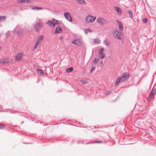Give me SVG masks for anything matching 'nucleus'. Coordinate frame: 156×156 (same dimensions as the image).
<instances>
[{"instance_id":"1","label":"nucleus","mask_w":156,"mask_h":156,"mask_svg":"<svg viewBox=\"0 0 156 156\" xmlns=\"http://www.w3.org/2000/svg\"><path fill=\"white\" fill-rule=\"evenodd\" d=\"M97 22L101 25H103L107 24L108 23V21L107 20L102 18L99 17L97 19Z\"/></svg>"},{"instance_id":"2","label":"nucleus","mask_w":156,"mask_h":156,"mask_svg":"<svg viewBox=\"0 0 156 156\" xmlns=\"http://www.w3.org/2000/svg\"><path fill=\"white\" fill-rule=\"evenodd\" d=\"M96 17L90 15H88L85 18V20L87 23H93L95 20Z\"/></svg>"},{"instance_id":"3","label":"nucleus","mask_w":156,"mask_h":156,"mask_svg":"<svg viewBox=\"0 0 156 156\" xmlns=\"http://www.w3.org/2000/svg\"><path fill=\"white\" fill-rule=\"evenodd\" d=\"M42 27V25L40 22H37L36 24L34 26V28L35 29L36 31L39 32L40 31L41 28Z\"/></svg>"},{"instance_id":"4","label":"nucleus","mask_w":156,"mask_h":156,"mask_svg":"<svg viewBox=\"0 0 156 156\" xmlns=\"http://www.w3.org/2000/svg\"><path fill=\"white\" fill-rule=\"evenodd\" d=\"M113 34L114 37L117 39L119 40H122L120 34L117 30H115Z\"/></svg>"},{"instance_id":"5","label":"nucleus","mask_w":156,"mask_h":156,"mask_svg":"<svg viewBox=\"0 0 156 156\" xmlns=\"http://www.w3.org/2000/svg\"><path fill=\"white\" fill-rule=\"evenodd\" d=\"M66 19L69 22L72 21V19L71 15L69 12H65L64 13Z\"/></svg>"},{"instance_id":"6","label":"nucleus","mask_w":156,"mask_h":156,"mask_svg":"<svg viewBox=\"0 0 156 156\" xmlns=\"http://www.w3.org/2000/svg\"><path fill=\"white\" fill-rule=\"evenodd\" d=\"M15 31L19 35H21L22 33V30L18 26L16 27L14 29Z\"/></svg>"},{"instance_id":"7","label":"nucleus","mask_w":156,"mask_h":156,"mask_svg":"<svg viewBox=\"0 0 156 156\" xmlns=\"http://www.w3.org/2000/svg\"><path fill=\"white\" fill-rule=\"evenodd\" d=\"M23 53H19L16 55L15 58L17 61H20L23 57Z\"/></svg>"},{"instance_id":"8","label":"nucleus","mask_w":156,"mask_h":156,"mask_svg":"<svg viewBox=\"0 0 156 156\" xmlns=\"http://www.w3.org/2000/svg\"><path fill=\"white\" fill-rule=\"evenodd\" d=\"M72 43L75 44L78 46H80L82 44V42L79 39H76L72 41Z\"/></svg>"},{"instance_id":"9","label":"nucleus","mask_w":156,"mask_h":156,"mask_svg":"<svg viewBox=\"0 0 156 156\" xmlns=\"http://www.w3.org/2000/svg\"><path fill=\"white\" fill-rule=\"evenodd\" d=\"M116 22L118 24V25L119 27V30L120 32V33H121L123 30V27L122 24V23L119 21L117 20Z\"/></svg>"},{"instance_id":"10","label":"nucleus","mask_w":156,"mask_h":156,"mask_svg":"<svg viewBox=\"0 0 156 156\" xmlns=\"http://www.w3.org/2000/svg\"><path fill=\"white\" fill-rule=\"evenodd\" d=\"M103 48H101L99 51L98 55L99 56L100 58L101 59H103L105 57V55L103 53Z\"/></svg>"},{"instance_id":"11","label":"nucleus","mask_w":156,"mask_h":156,"mask_svg":"<svg viewBox=\"0 0 156 156\" xmlns=\"http://www.w3.org/2000/svg\"><path fill=\"white\" fill-rule=\"evenodd\" d=\"M10 62V60L8 58H4L0 60V63L1 64H6Z\"/></svg>"},{"instance_id":"12","label":"nucleus","mask_w":156,"mask_h":156,"mask_svg":"<svg viewBox=\"0 0 156 156\" xmlns=\"http://www.w3.org/2000/svg\"><path fill=\"white\" fill-rule=\"evenodd\" d=\"M44 37V36L43 35L39 36L37 38V40L36 42L40 44L41 43Z\"/></svg>"},{"instance_id":"13","label":"nucleus","mask_w":156,"mask_h":156,"mask_svg":"<svg viewBox=\"0 0 156 156\" xmlns=\"http://www.w3.org/2000/svg\"><path fill=\"white\" fill-rule=\"evenodd\" d=\"M129 74L127 72H125L121 76V78L122 79H124L125 80L128 79L129 77Z\"/></svg>"},{"instance_id":"14","label":"nucleus","mask_w":156,"mask_h":156,"mask_svg":"<svg viewBox=\"0 0 156 156\" xmlns=\"http://www.w3.org/2000/svg\"><path fill=\"white\" fill-rule=\"evenodd\" d=\"M62 28L58 26L57 27L55 30V33H60L62 32Z\"/></svg>"},{"instance_id":"15","label":"nucleus","mask_w":156,"mask_h":156,"mask_svg":"<svg viewBox=\"0 0 156 156\" xmlns=\"http://www.w3.org/2000/svg\"><path fill=\"white\" fill-rule=\"evenodd\" d=\"M79 4L81 5H87V3L84 0H75Z\"/></svg>"},{"instance_id":"16","label":"nucleus","mask_w":156,"mask_h":156,"mask_svg":"<svg viewBox=\"0 0 156 156\" xmlns=\"http://www.w3.org/2000/svg\"><path fill=\"white\" fill-rule=\"evenodd\" d=\"M154 95H152L151 93H150L147 98V101H150L152 99L154 98Z\"/></svg>"},{"instance_id":"17","label":"nucleus","mask_w":156,"mask_h":156,"mask_svg":"<svg viewBox=\"0 0 156 156\" xmlns=\"http://www.w3.org/2000/svg\"><path fill=\"white\" fill-rule=\"evenodd\" d=\"M121 80L122 79L120 77H119L116 79L115 84V86H117L119 85V83L121 81H122Z\"/></svg>"},{"instance_id":"18","label":"nucleus","mask_w":156,"mask_h":156,"mask_svg":"<svg viewBox=\"0 0 156 156\" xmlns=\"http://www.w3.org/2000/svg\"><path fill=\"white\" fill-rule=\"evenodd\" d=\"M52 21L54 23V24H55V25L56 24H60L61 23V21H59L58 20H56L55 19H53L52 20Z\"/></svg>"},{"instance_id":"19","label":"nucleus","mask_w":156,"mask_h":156,"mask_svg":"<svg viewBox=\"0 0 156 156\" xmlns=\"http://www.w3.org/2000/svg\"><path fill=\"white\" fill-rule=\"evenodd\" d=\"M114 8L115 10L117 12L118 14H121V10L120 8L118 7H115Z\"/></svg>"},{"instance_id":"20","label":"nucleus","mask_w":156,"mask_h":156,"mask_svg":"<svg viewBox=\"0 0 156 156\" xmlns=\"http://www.w3.org/2000/svg\"><path fill=\"white\" fill-rule=\"evenodd\" d=\"M47 24L48 26H55V24H54L53 22H52L50 20H48V21L47 22Z\"/></svg>"},{"instance_id":"21","label":"nucleus","mask_w":156,"mask_h":156,"mask_svg":"<svg viewBox=\"0 0 156 156\" xmlns=\"http://www.w3.org/2000/svg\"><path fill=\"white\" fill-rule=\"evenodd\" d=\"M150 93L152 95H154L156 94V87L153 88Z\"/></svg>"},{"instance_id":"22","label":"nucleus","mask_w":156,"mask_h":156,"mask_svg":"<svg viewBox=\"0 0 156 156\" xmlns=\"http://www.w3.org/2000/svg\"><path fill=\"white\" fill-rule=\"evenodd\" d=\"M36 70L37 73L39 74H43L44 73L43 71L41 69H36Z\"/></svg>"},{"instance_id":"23","label":"nucleus","mask_w":156,"mask_h":156,"mask_svg":"<svg viewBox=\"0 0 156 156\" xmlns=\"http://www.w3.org/2000/svg\"><path fill=\"white\" fill-rule=\"evenodd\" d=\"M104 43L105 45H106V46H108L110 44V42L107 39H105V40Z\"/></svg>"},{"instance_id":"24","label":"nucleus","mask_w":156,"mask_h":156,"mask_svg":"<svg viewBox=\"0 0 156 156\" xmlns=\"http://www.w3.org/2000/svg\"><path fill=\"white\" fill-rule=\"evenodd\" d=\"M73 68L72 67H70L67 68L66 70V72L67 73H69L70 72L72 71L73 70Z\"/></svg>"},{"instance_id":"25","label":"nucleus","mask_w":156,"mask_h":156,"mask_svg":"<svg viewBox=\"0 0 156 156\" xmlns=\"http://www.w3.org/2000/svg\"><path fill=\"white\" fill-rule=\"evenodd\" d=\"M32 9L33 10H39L43 9V8H42V7H32Z\"/></svg>"},{"instance_id":"26","label":"nucleus","mask_w":156,"mask_h":156,"mask_svg":"<svg viewBox=\"0 0 156 156\" xmlns=\"http://www.w3.org/2000/svg\"><path fill=\"white\" fill-rule=\"evenodd\" d=\"M6 17L5 16H0V21H4L6 19Z\"/></svg>"},{"instance_id":"27","label":"nucleus","mask_w":156,"mask_h":156,"mask_svg":"<svg viewBox=\"0 0 156 156\" xmlns=\"http://www.w3.org/2000/svg\"><path fill=\"white\" fill-rule=\"evenodd\" d=\"M94 41L95 44H99L100 43V40L98 39H94Z\"/></svg>"},{"instance_id":"28","label":"nucleus","mask_w":156,"mask_h":156,"mask_svg":"<svg viewBox=\"0 0 156 156\" xmlns=\"http://www.w3.org/2000/svg\"><path fill=\"white\" fill-rule=\"evenodd\" d=\"M99 61V59L98 58H95L94 60V61L93 62V63L94 64H96L98 63Z\"/></svg>"},{"instance_id":"29","label":"nucleus","mask_w":156,"mask_h":156,"mask_svg":"<svg viewBox=\"0 0 156 156\" xmlns=\"http://www.w3.org/2000/svg\"><path fill=\"white\" fill-rule=\"evenodd\" d=\"M80 82L83 85H84L85 84H87L88 83V81L85 80H81L80 81Z\"/></svg>"},{"instance_id":"30","label":"nucleus","mask_w":156,"mask_h":156,"mask_svg":"<svg viewBox=\"0 0 156 156\" xmlns=\"http://www.w3.org/2000/svg\"><path fill=\"white\" fill-rule=\"evenodd\" d=\"M127 12L129 14V17L132 18H133V13L130 10H128L127 11Z\"/></svg>"},{"instance_id":"31","label":"nucleus","mask_w":156,"mask_h":156,"mask_svg":"<svg viewBox=\"0 0 156 156\" xmlns=\"http://www.w3.org/2000/svg\"><path fill=\"white\" fill-rule=\"evenodd\" d=\"M92 30L89 29H85L84 30L85 33L86 34H87L88 32H91Z\"/></svg>"},{"instance_id":"32","label":"nucleus","mask_w":156,"mask_h":156,"mask_svg":"<svg viewBox=\"0 0 156 156\" xmlns=\"http://www.w3.org/2000/svg\"><path fill=\"white\" fill-rule=\"evenodd\" d=\"M5 127V126L3 124L0 123V129H4Z\"/></svg>"},{"instance_id":"33","label":"nucleus","mask_w":156,"mask_h":156,"mask_svg":"<svg viewBox=\"0 0 156 156\" xmlns=\"http://www.w3.org/2000/svg\"><path fill=\"white\" fill-rule=\"evenodd\" d=\"M26 0H18L17 2L18 3H22V2L26 3Z\"/></svg>"},{"instance_id":"34","label":"nucleus","mask_w":156,"mask_h":156,"mask_svg":"<svg viewBox=\"0 0 156 156\" xmlns=\"http://www.w3.org/2000/svg\"><path fill=\"white\" fill-rule=\"evenodd\" d=\"M39 44H38L36 42L35 43V44L34 45V50H35V49H37V48L38 45H39Z\"/></svg>"},{"instance_id":"35","label":"nucleus","mask_w":156,"mask_h":156,"mask_svg":"<svg viewBox=\"0 0 156 156\" xmlns=\"http://www.w3.org/2000/svg\"><path fill=\"white\" fill-rule=\"evenodd\" d=\"M102 143V141L101 140H98L95 141H94L93 142H92V143Z\"/></svg>"},{"instance_id":"36","label":"nucleus","mask_w":156,"mask_h":156,"mask_svg":"<svg viewBox=\"0 0 156 156\" xmlns=\"http://www.w3.org/2000/svg\"><path fill=\"white\" fill-rule=\"evenodd\" d=\"M31 0H26V3L28 4H30L31 3Z\"/></svg>"},{"instance_id":"37","label":"nucleus","mask_w":156,"mask_h":156,"mask_svg":"<svg viewBox=\"0 0 156 156\" xmlns=\"http://www.w3.org/2000/svg\"><path fill=\"white\" fill-rule=\"evenodd\" d=\"M143 21L144 23H146L147 22V19L146 18H144L143 19Z\"/></svg>"},{"instance_id":"38","label":"nucleus","mask_w":156,"mask_h":156,"mask_svg":"<svg viewBox=\"0 0 156 156\" xmlns=\"http://www.w3.org/2000/svg\"><path fill=\"white\" fill-rule=\"evenodd\" d=\"M111 93V92L110 91H107L105 92V94L106 95H108L109 94Z\"/></svg>"},{"instance_id":"39","label":"nucleus","mask_w":156,"mask_h":156,"mask_svg":"<svg viewBox=\"0 0 156 156\" xmlns=\"http://www.w3.org/2000/svg\"><path fill=\"white\" fill-rule=\"evenodd\" d=\"M95 67H93L91 68V70H90L91 73H92L93 71H94L95 70Z\"/></svg>"},{"instance_id":"40","label":"nucleus","mask_w":156,"mask_h":156,"mask_svg":"<svg viewBox=\"0 0 156 156\" xmlns=\"http://www.w3.org/2000/svg\"><path fill=\"white\" fill-rule=\"evenodd\" d=\"M102 61H101V64H102Z\"/></svg>"},{"instance_id":"41","label":"nucleus","mask_w":156,"mask_h":156,"mask_svg":"<svg viewBox=\"0 0 156 156\" xmlns=\"http://www.w3.org/2000/svg\"><path fill=\"white\" fill-rule=\"evenodd\" d=\"M62 37H61L60 38V39H62Z\"/></svg>"}]
</instances>
